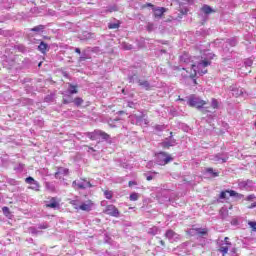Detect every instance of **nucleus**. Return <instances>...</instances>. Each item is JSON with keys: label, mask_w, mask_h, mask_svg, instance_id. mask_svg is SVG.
Masks as SVG:
<instances>
[{"label": "nucleus", "mask_w": 256, "mask_h": 256, "mask_svg": "<svg viewBox=\"0 0 256 256\" xmlns=\"http://www.w3.org/2000/svg\"><path fill=\"white\" fill-rule=\"evenodd\" d=\"M123 49H125L126 51H131V49H133V46L130 44H124Z\"/></svg>", "instance_id": "obj_39"}, {"label": "nucleus", "mask_w": 256, "mask_h": 256, "mask_svg": "<svg viewBox=\"0 0 256 256\" xmlns=\"http://www.w3.org/2000/svg\"><path fill=\"white\" fill-rule=\"evenodd\" d=\"M228 160L229 155H227V153H218L210 156V161H213L214 163H227Z\"/></svg>", "instance_id": "obj_7"}, {"label": "nucleus", "mask_w": 256, "mask_h": 256, "mask_svg": "<svg viewBox=\"0 0 256 256\" xmlns=\"http://www.w3.org/2000/svg\"><path fill=\"white\" fill-rule=\"evenodd\" d=\"M82 39H86V40L93 39V34L89 32H84Z\"/></svg>", "instance_id": "obj_29"}, {"label": "nucleus", "mask_w": 256, "mask_h": 256, "mask_svg": "<svg viewBox=\"0 0 256 256\" xmlns=\"http://www.w3.org/2000/svg\"><path fill=\"white\" fill-rule=\"evenodd\" d=\"M218 251L222 253V256H226L229 253V248L231 247V242L229 241V237H225L224 240H218Z\"/></svg>", "instance_id": "obj_2"}, {"label": "nucleus", "mask_w": 256, "mask_h": 256, "mask_svg": "<svg viewBox=\"0 0 256 256\" xmlns=\"http://www.w3.org/2000/svg\"><path fill=\"white\" fill-rule=\"evenodd\" d=\"M149 5V7H153L151 4H148Z\"/></svg>", "instance_id": "obj_60"}, {"label": "nucleus", "mask_w": 256, "mask_h": 256, "mask_svg": "<svg viewBox=\"0 0 256 256\" xmlns=\"http://www.w3.org/2000/svg\"><path fill=\"white\" fill-rule=\"evenodd\" d=\"M128 79L129 83H138V85L143 89H146V91H149V89H151V84H149V81L141 80L139 79V76L135 74L133 76H129Z\"/></svg>", "instance_id": "obj_3"}, {"label": "nucleus", "mask_w": 256, "mask_h": 256, "mask_svg": "<svg viewBox=\"0 0 256 256\" xmlns=\"http://www.w3.org/2000/svg\"><path fill=\"white\" fill-rule=\"evenodd\" d=\"M71 205H73L74 209H79V203L77 202V200H72L71 202Z\"/></svg>", "instance_id": "obj_37"}, {"label": "nucleus", "mask_w": 256, "mask_h": 256, "mask_svg": "<svg viewBox=\"0 0 256 256\" xmlns=\"http://www.w3.org/2000/svg\"><path fill=\"white\" fill-rule=\"evenodd\" d=\"M93 201L91 200H87L85 202H83L80 206H79V209L80 211H86V212H89L93 209Z\"/></svg>", "instance_id": "obj_12"}, {"label": "nucleus", "mask_w": 256, "mask_h": 256, "mask_svg": "<svg viewBox=\"0 0 256 256\" xmlns=\"http://www.w3.org/2000/svg\"><path fill=\"white\" fill-rule=\"evenodd\" d=\"M104 195L106 197V199H111L113 197V193L111 191H104Z\"/></svg>", "instance_id": "obj_33"}, {"label": "nucleus", "mask_w": 256, "mask_h": 256, "mask_svg": "<svg viewBox=\"0 0 256 256\" xmlns=\"http://www.w3.org/2000/svg\"><path fill=\"white\" fill-rule=\"evenodd\" d=\"M171 161H173V157H171V155L168 153L160 152L156 156V162L159 165H167V163H171Z\"/></svg>", "instance_id": "obj_5"}, {"label": "nucleus", "mask_w": 256, "mask_h": 256, "mask_svg": "<svg viewBox=\"0 0 256 256\" xmlns=\"http://www.w3.org/2000/svg\"><path fill=\"white\" fill-rule=\"evenodd\" d=\"M155 129H156V131H164L165 125H156Z\"/></svg>", "instance_id": "obj_41"}, {"label": "nucleus", "mask_w": 256, "mask_h": 256, "mask_svg": "<svg viewBox=\"0 0 256 256\" xmlns=\"http://www.w3.org/2000/svg\"><path fill=\"white\" fill-rule=\"evenodd\" d=\"M253 199H255V195L252 194L247 196L246 201H253Z\"/></svg>", "instance_id": "obj_45"}, {"label": "nucleus", "mask_w": 256, "mask_h": 256, "mask_svg": "<svg viewBox=\"0 0 256 256\" xmlns=\"http://www.w3.org/2000/svg\"><path fill=\"white\" fill-rule=\"evenodd\" d=\"M248 225L250 228H252V231L256 232V222L249 221Z\"/></svg>", "instance_id": "obj_34"}, {"label": "nucleus", "mask_w": 256, "mask_h": 256, "mask_svg": "<svg viewBox=\"0 0 256 256\" xmlns=\"http://www.w3.org/2000/svg\"><path fill=\"white\" fill-rule=\"evenodd\" d=\"M160 245H162V247H165V241L160 240Z\"/></svg>", "instance_id": "obj_50"}, {"label": "nucleus", "mask_w": 256, "mask_h": 256, "mask_svg": "<svg viewBox=\"0 0 256 256\" xmlns=\"http://www.w3.org/2000/svg\"><path fill=\"white\" fill-rule=\"evenodd\" d=\"M38 51H41L43 54L47 53L49 51V45L45 42H42L38 46Z\"/></svg>", "instance_id": "obj_18"}, {"label": "nucleus", "mask_w": 256, "mask_h": 256, "mask_svg": "<svg viewBox=\"0 0 256 256\" xmlns=\"http://www.w3.org/2000/svg\"><path fill=\"white\" fill-rule=\"evenodd\" d=\"M228 43H229V45H230L231 47H235V45H237V40L231 39V40L228 41Z\"/></svg>", "instance_id": "obj_40"}, {"label": "nucleus", "mask_w": 256, "mask_h": 256, "mask_svg": "<svg viewBox=\"0 0 256 256\" xmlns=\"http://www.w3.org/2000/svg\"><path fill=\"white\" fill-rule=\"evenodd\" d=\"M38 229H47V225H40Z\"/></svg>", "instance_id": "obj_48"}, {"label": "nucleus", "mask_w": 256, "mask_h": 256, "mask_svg": "<svg viewBox=\"0 0 256 256\" xmlns=\"http://www.w3.org/2000/svg\"><path fill=\"white\" fill-rule=\"evenodd\" d=\"M90 150H91V151H95V149H93V148H90Z\"/></svg>", "instance_id": "obj_57"}, {"label": "nucleus", "mask_w": 256, "mask_h": 256, "mask_svg": "<svg viewBox=\"0 0 256 256\" xmlns=\"http://www.w3.org/2000/svg\"><path fill=\"white\" fill-rule=\"evenodd\" d=\"M46 207H49L50 209H57L59 207V202L55 198H52L48 204H46Z\"/></svg>", "instance_id": "obj_19"}, {"label": "nucleus", "mask_w": 256, "mask_h": 256, "mask_svg": "<svg viewBox=\"0 0 256 256\" xmlns=\"http://www.w3.org/2000/svg\"><path fill=\"white\" fill-rule=\"evenodd\" d=\"M128 185H129V187H133V185H137V182H135V181H130V182L128 183Z\"/></svg>", "instance_id": "obj_46"}, {"label": "nucleus", "mask_w": 256, "mask_h": 256, "mask_svg": "<svg viewBox=\"0 0 256 256\" xmlns=\"http://www.w3.org/2000/svg\"><path fill=\"white\" fill-rule=\"evenodd\" d=\"M220 215L222 217V219H227V217H229V211H227V209L222 208L220 210Z\"/></svg>", "instance_id": "obj_22"}, {"label": "nucleus", "mask_w": 256, "mask_h": 256, "mask_svg": "<svg viewBox=\"0 0 256 256\" xmlns=\"http://www.w3.org/2000/svg\"><path fill=\"white\" fill-rule=\"evenodd\" d=\"M180 61L181 63H186L190 64V71H192L189 75L190 79H195V76L197 73L199 75H205L207 73V67L211 65V61L208 59H204L201 62L195 63L193 62V58L189 56L188 53H184L183 55L180 56Z\"/></svg>", "instance_id": "obj_1"}, {"label": "nucleus", "mask_w": 256, "mask_h": 256, "mask_svg": "<svg viewBox=\"0 0 256 256\" xmlns=\"http://www.w3.org/2000/svg\"><path fill=\"white\" fill-rule=\"evenodd\" d=\"M135 105L133 102H128V107H133Z\"/></svg>", "instance_id": "obj_51"}, {"label": "nucleus", "mask_w": 256, "mask_h": 256, "mask_svg": "<svg viewBox=\"0 0 256 256\" xmlns=\"http://www.w3.org/2000/svg\"><path fill=\"white\" fill-rule=\"evenodd\" d=\"M166 239L170 241V243H175V241H179V234L175 233L173 230H167L165 233Z\"/></svg>", "instance_id": "obj_10"}, {"label": "nucleus", "mask_w": 256, "mask_h": 256, "mask_svg": "<svg viewBox=\"0 0 256 256\" xmlns=\"http://www.w3.org/2000/svg\"><path fill=\"white\" fill-rule=\"evenodd\" d=\"M2 211H3L4 215H6V216L9 215V208L8 207H3Z\"/></svg>", "instance_id": "obj_44"}, {"label": "nucleus", "mask_w": 256, "mask_h": 256, "mask_svg": "<svg viewBox=\"0 0 256 256\" xmlns=\"http://www.w3.org/2000/svg\"><path fill=\"white\" fill-rule=\"evenodd\" d=\"M69 87H70V89H69L70 95H75V94L78 93V91H77V86H75V85H73V84H69Z\"/></svg>", "instance_id": "obj_21"}, {"label": "nucleus", "mask_w": 256, "mask_h": 256, "mask_svg": "<svg viewBox=\"0 0 256 256\" xmlns=\"http://www.w3.org/2000/svg\"><path fill=\"white\" fill-rule=\"evenodd\" d=\"M148 233L149 235H157V233H159V228L154 226L148 230Z\"/></svg>", "instance_id": "obj_26"}, {"label": "nucleus", "mask_w": 256, "mask_h": 256, "mask_svg": "<svg viewBox=\"0 0 256 256\" xmlns=\"http://www.w3.org/2000/svg\"><path fill=\"white\" fill-rule=\"evenodd\" d=\"M231 91H232V95L234 97H241V95H243V93H244L243 88L232 87Z\"/></svg>", "instance_id": "obj_17"}, {"label": "nucleus", "mask_w": 256, "mask_h": 256, "mask_svg": "<svg viewBox=\"0 0 256 256\" xmlns=\"http://www.w3.org/2000/svg\"><path fill=\"white\" fill-rule=\"evenodd\" d=\"M194 83H197V81H196V80H194Z\"/></svg>", "instance_id": "obj_61"}, {"label": "nucleus", "mask_w": 256, "mask_h": 256, "mask_svg": "<svg viewBox=\"0 0 256 256\" xmlns=\"http://www.w3.org/2000/svg\"><path fill=\"white\" fill-rule=\"evenodd\" d=\"M139 199V194L138 193H132L130 195V201H137Z\"/></svg>", "instance_id": "obj_31"}, {"label": "nucleus", "mask_w": 256, "mask_h": 256, "mask_svg": "<svg viewBox=\"0 0 256 256\" xmlns=\"http://www.w3.org/2000/svg\"><path fill=\"white\" fill-rule=\"evenodd\" d=\"M201 11L203 13H205V15H211V12L213 11V8L210 7L209 5H204L202 8H201Z\"/></svg>", "instance_id": "obj_20"}, {"label": "nucleus", "mask_w": 256, "mask_h": 256, "mask_svg": "<svg viewBox=\"0 0 256 256\" xmlns=\"http://www.w3.org/2000/svg\"><path fill=\"white\" fill-rule=\"evenodd\" d=\"M63 103L65 105H68V103H73V98L71 97V95H68L67 97L63 98Z\"/></svg>", "instance_id": "obj_27"}, {"label": "nucleus", "mask_w": 256, "mask_h": 256, "mask_svg": "<svg viewBox=\"0 0 256 256\" xmlns=\"http://www.w3.org/2000/svg\"><path fill=\"white\" fill-rule=\"evenodd\" d=\"M104 213H106V215H110L111 217H119V209H117L115 205H108Z\"/></svg>", "instance_id": "obj_9"}, {"label": "nucleus", "mask_w": 256, "mask_h": 256, "mask_svg": "<svg viewBox=\"0 0 256 256\" xmlns=\"http://www.w3.org/2000/svg\"><path fill=\"white\" fill-rule=\"evenodd\" d=\"M227 193L230 195V197H239V193H237L235 190H230V191H222L220 193V198L227 199Z\"/></svg>", "instance_id": "obj_15"}, {"label": "nucleus", "mask_w": 256, "mask_h": 256, "mask_svg": "<svg viewBox=\"0 0 256 256\" xmlns=\"http://www.w3.org/2000/svg\"><path fill=\"white\" fill-rule=\"evenodd\" d=\"M44 29H45V26L38 25V26L32 28L31 31H34L35 33H41V31H43Z\"/></svg>", "instance_id": "obj_24"}, {"label": "nucleus", "mask_w": 256, "mask_h": 256, "mask_svg": "<svg viewBox=\"0 0 256 256\" xmlns=\"http://www.w3.org/2000/svg\"><path fill=\"white\" fill-rule=\"evenodd\" d=\"M86 137L91 139V141H97L100 137L107 141L109 139V134L101 131V130H95L94 132H88L86 133Z\"/></svg>", "instance_id": "obj_4"}, {"label": "nucleus", "mask_w": 256, "mask_h": 256, "mask_svg": "<svg viewBox=\"0 0 256 256\" xmlns=\"http://www.w3.org/2000/svg\"><path fill=\"white\" fill-rule=\"evenodd\" d=\"M19 167H20L19 169H20V171H21V170H23V167H24V166H23V164H20Z\"/></svg>", "instance_id": "obj_54"}, {"label": "nucleus", "mask_w": 256, "mask_h": 256, "mask_svg": "<svg viewBox=\"0 0 256 256\" xmlns=\"http://www.w3.org/2000/svg\"><path fill=\"white\" fill-rule=\"evenodd\" d=\"M245 65H246V67H251V65H253V60H251V59L246 60Z\"/></svg>", "instance_id": "obj_43"}, {"label": "nucleus", "mask_w": 256, "mask_h": 256, "mask_svg": "<svg viewBox=\"0 0 256 256\" xmlns=\"http://www.w3.org/2000/svg\"><path fill=\"white\" fill-rule=\"evenodd\" d=\"M176 140L173 138H166L164 142H162V147L164 149H169V147H175L176 145Z\"/></svg>", "instance_id": "obj_13"}, {"label": "nucleus", "mask_w": 256, "mask_h": 256, "mask_svg": "<svg viewBox=\"0 0 256 256\" xmlns=\"http://www.w3.org/2000/svg\"><path fill=\"white\" fill-rule=\"evenodd\" d=\"M75 53H78V55H81V49L75 48Z\"/></svg>", "instance_id": "obj_47"}, {"label": "nucleus", "mask_w": 256, "mask_h": 256, "mask_svg": "<svg viewBox=\"0 0 256 256\" xmlns=\"http://www.w3.org/2000/svg\"><path fill=\"white\" fill-rule=\"evenodd\" d=\"M72 187L74 189H91V187H93V184H91V182L87 181L86 179H80L73 181Z\"/></svg>", "instance_id": "obj_6"}, {"label": "nucleus", "mask_w": 256, "mask_h": 256, "mask_svg": "<svg viewBox=\"0 0 256 256\" xmlns=\"http://www.w3.org/2000/svg\"><path fill=\"white\" fill-rule=\"evenodd\" d=\"M253 207H256L255 203L251 204V206H249L248 209H253Z\"/></svg>", "instance_id": "obj_49"}, {"label": "nucleus", "mask_w": 256, "mask_h": 256, "mask_svg": "<svg viewBox=\"0 0 256 256\" xmlns=\"http://www.w3.org/2000/svg\"><path fill=\"white\" fill-rule=\"evenodd\" d=\"M206 172L210 173V175H212V177H219V172H215V170H213V168H207Z\"/></svg>", "instance_id": "obj_25"}, {"label": "nucleus", "mask_w": 256, "mask_h": 256, "mask_svg": "<svg viewBox=\"0 0 256 256\" xmlns=\"http://www.w3.org/2000/svg\"><path fill=\"white\" fill-rule=\"evenodd\" d=\"M198 235H207V230L199 228L197 230Z\"/></svg>", "instance_id": "obj_38"}, {"label": "nucleus", "mask_w": 256, "mask_h": 256, "mask_svg": "<svg viewBox=\"0 0 256 256\" xmlns=\"http://www.w3.org/2000/svg\"><path fill=\"white\" fill-rule=\"evenodd\" d=\"M25 181L28 185H33L36 180H34L33 177L29 176L28 178L25 179Z\"/></svg>", "instance_id": "obj_32"}, {"label": "nucleus", "mask_w": 256, "mask_h": 256, "mask_svg": "<svg viewBox=\"0 0 256 256\" xmlns=\"http://www.w3.org/2000/svg\"><path fill=\"white\" fill-rule=\"evenodd\" d=\"M233 253H235V248L232 249Z\"/></svg>", "instance_id": "obj_58"}, {"label": "nucleus", "mask_w": 256, "mask_h": 256, "mask_svg": "<svg viewBox=\"0 0 256 256\" xmlns=\"http://www.w3.org/2000/svg\"><path fill=\"white\" fill-rule=\"evenodd\" d=\"M38 67H41V62L39 63Z\"/></svg>", "instance_id": "obj_59"}, {"label": "nucleus", "mask_w": 256, "mask_h": 256, "mask_svg": "<svg viewBox=\"0 0 256 256\" xmlns=\"http://www.w3.org/2000/svg\"><path fill=\"white\" fill-rule=\"evenodd\" d=\"M67 175H69V169L64 168V167L58 168L54 174L56 179H62L63 177H65Z\"/></svg>", "instance_id": "obj_11"}, {"label": "nucleus", "mask_w": 256, "mask_h": 256, "mask_svg": "<svg viewBox=\"0 0 256 256\" xmlns=\"http://www.w3.org/2000/svg\"><path fill=\"white\" fill-rule=\"evenodd\" d=\"M74 103H75V105H77V107H79V105L83 104V99L82 98H76V99H74Z\"/></svg>", "instance_id": "obj_35"}, {"label": "nucleus", "mask_w": 256, "mask_h": 256, "mask_svg": "<svg viewBox=\"0 0 256 256\" xmlns=\"http://www.w3.org/2000/svg\"><path fill=\"white\" fill-rule=\"evenodd\" d=\"M213 57H215V55L210 54L209 59H213Z\"/></svg>", "instance_id": "obj_56"}, {"label": "nucleus", "mask_w": 256, "mask_h": 256, "mask_svg": "<svg viewBox=\"0 0 256 256\" xmlns=\"http://www.w3.org/2000/svg\"><path fill=\"white\" fill-rule=\"evenodd\" d=\"M187 104L190 107H196V109H201V107H203V105H205V101L200 100L199 98H197L195 96H191L189 98Z\"/></svg>", "instance_id": "obj_8"}, {"label": "nucleus", "mask_w": 256, "mask_h": 256, "mask_svg": "<svg viewBox=\"0 0 256 256\" xmlns=\"http://www.w3.org/2000/svg\"><path fill=\"white\" fill-rule=\"evenodd\" d=\"M211 106L213 107V109H217V107H219V103L217 102V100L212 99Z\"/></svg>", "instance_id": "obj_36"}, {"label": "nucleus", "mask_w": 256, "mask_h": 256, "mask_svg": "<svg viewBox=\"0 0 256 256\" xmlns=\"http://www.w3.org/2000/svg\"><path fill=\"white\" fill-rule=\"evenodd\" d=\"M186 13H187V10L181 12L182 15H186Z\"/></svg>", "instance_id": "obj_55"}, {"label": "nucleus", "mask_w": 256, "mask_h": 256, "mask_svg": "<svg viewBox=\"0 0 256 256\" xmlns=\"http://www.w3.org/2000/svg\"><path fill=\"white\" fill-rule=\"evenodd\" d=\"M85 59H87L85 56L80 57V61H85Z\"/></svg>", "instance_id": "obj_52"}, {"label": "nucleus", "mask_w": 256, "mask_h": 256, "mask_svg": "<svg viewBox=\"0 0 256 256\" xmlns=\"http://www.w3.org/2000/svg\"><path fill=\"white\" fill-rule=\"evenodd\" d=\"M151 179H153L152 176H148V177H147V181H151Z\"/></svg>", "instance_id": "obj_53"}, {"label": "nucleus", "mask_w": 256, "mask_h": 256, "mask_svg": "<svg viewBox=\"0 0 256 256\" xmlns=\"http://www.w3.org/2000/svg\"><path fill=\"white\" fill-rule=\"evenodd\" d=\"M239 187L241 189H247L248 185H249V181H242V182H239Z\"/></svg>", "instance_id": "obj_30"}, {"label": "nucleus", "mask_w": 256, "mask_h": 256, "mask_svg": "<svg viewBox=\"0 0 256 256\" xmlns=\"http://www.w3.org/2000/svg\"><path fill=\"white\" fill-rule=\"evenodd\" d=\"M31 185H32V187H30L29 189H32L33 191H39V188L41 187L39 185V182H37V180Z\"/></svg>", "instance_id": "obj_28"}, {"label": "nucleus", "mask_w": 256, "mask_h": 256, "mask_svg": "<svg viewBox=\"0 0 256 256\" xmlns=\"http://www.w3.org/2000/svg\"><path fill=\"white\" fill-rule=\"evenodd\" d=\"M136 122L139 123V125H149V121L145 115L138 116Z\"/></svg>", "instance_id": "obj_16"}, {"label": "nucleus", "mask_w": 256, "mask_h": 256, "mask_svg": "<svg viewBox=\"0 0 256 256\" xmlns=\"http://www.w3.org/2000/svg\"><path fill=\"white\" fill-rule=\"evenodd\" d=\"M153 29H155V26L153 25V23H148L147 30L148 31H153Z\"/></svg>", "instance_id": "obj_42"}, {"label": "nucleus", "mask_w": 256, "mask_h": 256, "mask_svg": "<svg viewBox=\"0 0 256 256\" xmlns=\"http://www.w3.org/2000/svg\"><path fill=\"white\" fill-rule=\"evenodd\" d=\"M153 11H154V17L156 19H161V17H163V14L165 13V11H167V9L163 7H157V8H154Z\"/></svg>", "instance_id": "obj_14"}, {"label": "nucleus", "mask_w": 256, "mask_h": 256, "mask_svg": "<svg viewBox=\"0 0 256 256\" xmlns=\"http://www.w3.org/2000/svg\"><path fill=\"white\" fill-rule=\"evenodd\" d=\"M121 25V23L119 22H112L108 24V28L109 29H119V26Z\"/></svg>", "instance_id": "obj_23"}]
</instances>
